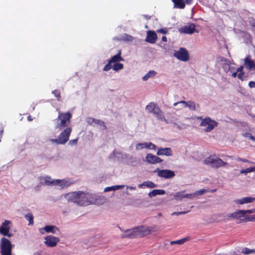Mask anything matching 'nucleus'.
Returning <instances> with one entry per match:
<instances>
[{
	"mask_svg": "<svg viewBox=\"0 0 255 255\" xmlns=\"http://www.w3.org/2000/svg\"><path fill=\"white\" fill-rule=\"evenodd\" d=\"M10 222L8 220H5L2 224V226L0 229V233L4 236L10 237L12 234L9 233L10 230V227H9Z\"/></svg>",
	"mask_w": 255,
	"mask_h": 255,
	"instance_id": "7",
	"label": "nucleus"
},
{
	"mask_svg": "<svg viewBox=\"0 0 255 255\" xmlns=\"http://www.w3.org/2000/svg\"><path fill=\"white\" fill-rule=\"evenodd\" d=\"M1 255H11V245L10 241L3 237L1 239Z\"/></svg>",
	"mask_w": 255,
	"mask_h": 255,
	"instance_id": "4",
	"label": "nucleus"
},
{
	"mask_svg": "<svg viewBox=\"0 0 255 255\" xmlns=\"http://www.w3.org/2000/svg\"><path fill=\"white\" fill-rule=\"evenodd\" d=\"M217 123L212 120L210 118H206L201 123L200 126L206 127L204 130L206 132L211 131L215 127L217 126Z\"/></svg>",
	"mask_w": 255,
	"mask_h": 255,
	"instance_id": "6",
	"label": "nucleus"
},
{
	"mask_svg": "<svg viewBox=\"0 0 255 255\" xmlns=\"http://www.w3.org/2000/svg\"><path fill=\"white\" fill-rule=\"evenodd\" d=\"M96 119H94L93 118H88V120L87 121V122L89 123V124H92V123H95V121L96 120Z\"/></svg>",
	"mask_w": 255,
	"mask_h": 255,
	"instance_id": "52",
	"label": "nucleus"
},
{
	"mask_svg": "<svg viewBox=\"0 0 255 255\" xmlns=\"http://www.w3.org/2000/svg\"><path fill=\"white\" fill-rule=\"evenodd\" d=\"M156 153L158 155H165L167 156L172 155V150L170 147L160 148Z\"/></svg>",
	"mask_w": 255,
	"mask_h": 255,
	"instance_id": "23",
	"label": "nucleus"
},
{
	"mask_svg": "<svg viewBox=\"0 0 255 255\" xmlns=\"http://www.w3.org/2000/svg\"><path fill=\"white\" fill-rule=\"evenodd\" d=\"M244 67L243 66H240L239 68L237 69V72H244L243 71Z\"/></svg>",
	"mask_w": 255,
	"mask_h": 255,
	"instance_id": "54",
	"label": "nucleus"
},
{
	"mask_svg": "<svg viewBox=\"0 0 255 255\" xmlns=\"http://www.w3.org/2000/svg\"><path fill=\"white\" fill-rule=\"evenodd\" d=\"M95 124H97V125H99L102 127H103L104 129H106L107 128V127L105 124V123L100 120H97L96 119L95 121V123H94Z\"/></svg>",
	"mask_w": 255,
	"mask_h": 255,
	"instance_id": "38",
	"label": "nucleus"
},
{
	"mask_svg": "<svg viewBox=\"0 0 255 255\" xmlns=\"http://www.w3.org/2000/svg\"><path fill=\"white\" fill-rule=\"evenodd\" d=\"M189 240H190V237H187L184 238L183 239H181L180 240L174 241H171L170 242V244L171 245H175V244L182 245L184 243H185L186 241H189Z\"/></svg>",
	"mask_w": 255,
	"mask_h": 255,
	"instance_id": "30",
	"label": "nucleus"
},
{
	"mask_svg": "<svg viewBox=\"0 0 255 255\" xmlns=\"http://www.w3.org/2000/svg\"><path fill=\"white\" fill-rule=\"evenodd\" d=\"M129 188L130 189H135V187H130Z\"/></svg>",
	"mask_w": 255,
	"mask_h": 255,
	"instance_id": "62",
	"label": "nucleus"
},
{
	"mask_svg": "<svg viewBox=\"0 0 255 255\" xmlns=\"http://www.w3.org/2000/svg\"><path fill=\"white\" fill-rule=\"evenodd\" d=\"M246 135H250V138L253 140L254 136L252 135L251 133H246Z\"/></svg>",
	"mask_w": 255,
	"mask_h": 255,
	"instance_id": "56",
	"label": "nucleus"
},
{
	"mask_svg": "<svg viewBox=\"0 0 255 255\" xmlns=\"http://www.w3.org/2000/svg\"><path fill=\"white\" fill-rule=\"evenodd\" d=\"M79 196V191L69 193L66 195L65 198L68 202L77 204Z\"/></svg>",
	"mask_w": 255,
	"mask_h": 255,
	"instance_id": "19",
	"label": "nucleus"
},
{
	"mask_svg": "<svg viewBox=\"0 0 255 255\" xmlns=\"http://www.w3.org/2000/svg\"><path fill=\"white\" fill-rule=\"evenodd\" d=\"M162 41L163 42L167 41V37L165 36H163L162 37Z\"/></svg>",
	"mask_w": 255,
	"mask_h": 255,
	"instance_id": "58",
	"label": "nucleus"
},
{
	"mask_svg": "<svg viewBox=\"0 0 255 255\" xmlns=\"http://www.w3.org/2000/svg\"><path fill=\"white\" fill-rule=\"evenodd\" d=\"M157 118V119L161 121H164L166 123H167V120L165 119L162 111L159 108H157L156 111L153 113Z\"/></svg>",
	"mask_w": 255,
	"mask_h": 255,
	"instance_id": "26",
	"label": "nucleus"
},
{
	"mask_svg": "<svg viewBox=\"0 0 255 255\" xmlns=\"http://www.w3.org/2000/svg\"><path fill=\"white\" fill-rule=\"evenodd\" d=\"M158 108L155 103L150 102L146 106L145 109L149 113H153Z\"/></svg>",
	"mask_w": 255,
	"mask_h": 255,
	"instance_id": "27",
	"label": "nucleus"
},
{
	"mask_svg": "<svg viewBox=\"0 0 255 255\" xmlns=\"http://www.w3.org/2000/svg\"><path fill=\"white\" fill-rule=\"evenodd\" d=\"M252 253H255V249H252Z\"/></svg>",
	"mask_w": 255,
	"mask_h": 255,
	"instance_id": "61",
	"label": "nucleus"
},
{
	"mask_svg": "<svg viewBox=\"0 0 255 255\" xmlns=\"http://www.w3.org/2000/svg\"><path fill=\"white\" fill-rule=\"evenodd\" d=\"M77 141H78V139L77 138L70 140L69 141V144L71 145V146H72L73 145H75V144H76L77 143Z\"/></svg>",
	"mask_w": 255,
	"mask_h": 255,
	"instance_id": "44",
	"label": "nucleus"
},
{
	"mask_svg": "<svg viewBox=\"0 0 255 255\" xmlns=\"http://www.w3.org/2000/svg\"><path fill=\"white\" fill-rule=\"evenodd\" d=\"M255 200V198L252 197H246L243 198L241 199H238L235 201L237 204H244L245 203H249L254 202Z\"/></svg>",
	"mask_w": 255,
	"mask_h": 255,
	"instance_id": "24",
	"label": "nucleus"
},
{
	"mask_svg": "<svg viewBox=\"0 0 255 255\" xmlns=\"http://www.w3.org/2000/svg\"><path fill=\"white\" fill-rule=\"evenodd\" d=\"M27 120L29 121H31L32 120V119L31 118V116H29L27 117Z\"/></svg>",
	"mask_w": 255,
	"mask_h": 255,
	"instance_id": "60",
	"label": "nucleus"
},
{
	"mask_svg": "<svg viewBox=\"0 0 255 255\" xmlns=\"http://www.w3.org/2000/svg\"><path fill=\"white\" fill-rule=\"evenodd\" d=\"M165 191L162 189H154L148 193L149 197L151 198L158 195H163Z\"/></svg>",
	"mask_w": 255,
	"mask_h": 255,
	"instance_id": "29",
	"label": "nucleus"
},
{
	"mask_svg": "<svg viewBox=\"0 0 255 255\" xmlns=\"http://www.w3.org/2000/svg\"><path fill=\"white\" fill-rule=\"evenodd\" d=\"M40 185H41L40 184L39 185H37V186H36L35 187V190L36 191H38V190H39L40 187Z\"/></svg>",
	"mask_w": 255,
	"mask_h": 255,
	"instance_id": "59",
	"label": "nucleus"
},
{
	"mask_svg": "<svg viewBox=\"0 0 255 255\" xmlns=\"http://www.w3.org/2000/svg\"><path fill=\"white\" fill-rule=\"evenodd\" d=\"M253 140L255 141V136H254V137Z\"/></svg>",
	"mask_w": 255,
	"mask_h": 255,
	"instance_id": "64",
	"label": "nucleus"
},
{
	"mask_svg": "<svg viewBox=\"0 0 255 255\" xmlns=\"http://www.w3.org/2000/svg\"><path fill=\"white\" fill-rule=\"evenodd\" d=\"M136 230V227L131 229L127 230L125 233L122 234V238L133 239L138 237Z\"/></svg>",
	"mask_w": 255,
	"mask_h": 255,
	"instance_id": "11",
	"label": "nucleus"
},
{
	"mask_svg": "<svg viewBox=\"0 0 255 255\" xmlns=\"http://www.w3.org/2000/svg\"><path fill=\"white\" fill-rule=\"evenodd\" d=\"M39 184L42 185H55V180H52L50 176H40L39 177Z\"/></svg>",
	"mask_w": 255,
	"mask_h": 255,
	"instance_id": "14",
	"label": "nucleus"
},
{
	"mask_svg": "<svg viewBox=\"0 0 255 255\" xmlns=\"http://www.w3.org/2000/svg\"><path fill=\"white\" fill-rule=\"evenodd\" d=\"M174 3V6L176 8L183 9L185 7V3L190 4L192 0H172Z\"/></svg>",
	"mask_w": 255,
	"mask_h": 255,
	"instance_id": "16",
	"label": "nucleus"
},
{
	"mask_svg": "<svg viewBox=\"0 0 255 255\" xmlns=\"http://www.w3.org/2000/svg\"><path fill=\"white\" fill-rule=\"evenodd\" d=\"M252 249H250L248 248H244L242 251V253L245 255H249L252 254Z\"/></svg>",
	"mask_w": 255,
	"mask_h": 255,
	"instance_id": "39",
	"label": "nucleus"
},
{
	"mask_svg": "<svg viewBox=\"0 0 255 255\" xmlns=\"http://www.w3.org/2000/svg\"><path fill=\"white\" fill-rule=\"evenodd\" d=\"M123 38L125 40L131 41L133 40V37L131 35H128L127 34H125L123 37Z\"/></svg>",
	"mask_w": 255,
	"mask_h": 255,
	"instance_id": "41",
	"label": "nucleus"
},
{
	"mask_svg": "<svg viewBox=\"0 0 255 255\" xmlns=\"http://www.w3.org/2000/svg\"><path fill=\"white\" fill-rule=\"evenodd\" d=\"M245 137H250V135H246V133L245 134Z\"/></svg>",
	"mask_w": 255,
	"mask_h": 255,
	"instance_id": "63",
	"label": "nucleus"
},
{
	"mask_svg": "<svg viewBox=\"0 0 255 255\" xmlns=\"http://www.w3.org/2000/svg\"><path fill=\"white\" fill-rule=\"evenodd\" d=\"M221 61L223 62H225V63H227V66L229 67H230V62L227 59H226L225 58L222 57L221 58Z\"/></svg>",
	"mask_w": 255,
	"mask_h": 255,
	"instance_id": "50",
	"label": "nucleus"
},
{
	"mask_svg": "<svg viewBox=\"0 0 255 255\" xmlns=\"http://www.w3.org/2000/svg\"><path fill=\"white\" fill-rule=\"evenodd\" d=\"M111 63L108 61V63L103 68V71H108L112 68Z\"/></svg>",
	"mask_w": 255,
	"mask_h": 255,
	"instance_id": "40",
	"label": "nucleus"
},
{
	"mask_svg": "<svg viewBox=\"0 0 255 255\" xmlns=\"http://www.w3.org/2000/svg\"><path fill=\"white\" fill-rule=\"evenodd\" d=\"M204 163L207 165H211L212 167L217 168L227 164V162L223 161L221 158L213 155H210L205 159Z\"/></svg>",
	"mask_w": 255,
	"mask_h": 255,
	"instance_id": "3",
	"label": "nucleus"
},
{
	"mask_svg": "<svg viewBox=\"0 0 255 255\" xmlns=\"http://www.w3.org/2000/svg\"><path fill=\"white\" fill-rule=\"evenodd\" d=\"M158 176L166 179L171 178L175 176L174 171L169 169H163L158 170Z\"/></svg>",
	"mask_w": 255,
	"mask_h": 255,
	"instance_id": "10",
	"label": "nucleus"
},
{
	"mask_svg": "<svg viewBox=\"0 0 255 255\" xmlns=\"http://www.w3.org/2000/svg\"><path fill=\"white\" fill-rule=\"evenodd\" d=\"M184 191H181L176 193L174 195V199L176 200H180L184 198Z\"/></svg>",
	"mask_w": 255,
	"mask_h": 255,
	"instance_id": "35",
	"label": "nucleus"
},
{
	"mask_svg": "<svg viewBox=\"0 0 255 255\" xmlns=\"http://www.w3.org/2000/svg\"><path fill=\"white\" fill-rule=\"evenodd\" d=\"M113 187L112 186H111V187H106L105 189L104 190L106 192H108V191H110L113 190Z\"/></svg>",
	"mask_w": 255,
	"mask_h": 255,
	"instance_id": "55",
	"label": "nucleus"
},
{
	"mask_svg": "<svg viewBox=\"0 0 255 255\" xmlns=\"http://www.w3.org/2000/svg\"><path fill=\"white\" fill-rule=\"evenodd\" d=\"M228 218H232L238 220L237 223H242L244 222L255 221V215L253 216H248L245 215L244 210H239L233 213L228 215Z\"/></svg>",
	"mask_w": 255,
	"mask_h": 255,
	"instance_id": "2",
	"label": "nucleus"
},
{
	"mask_svg": "<svg viewBox=\"0 0 255 255\" xmlns=\"http://www.w3.org/2000/svg\"><path fill=\"white\" fill-rule=\"evenodd\" d=\"M255 212V209H251V210H244V212L245 215L247 214H251Z\"/></svg>",
	"mask_w": 255,
	"mask_h": 255,
	"instance_id": "46",
	"label": "nucleus"
},
{
	"mask_svg": "<svg viewBox=\"0 0 255 255\" xmlns=\"http://www.w3.org/2000/svg\"><path fill=\"white\" fill-rule=\"evenodd\" d=\"M146 161L150 164H156L157 163H160L162 161L160 157L156 156L151 153H148L145 157Z\"/></svg>",
	"mask_w": 255,
	"mask_h": 255,
	"instance_id": "13",
	"label": "nucleus"
},
{
	"mask_svg": "<svg viewBox=\"0 0 255 255\" xmlns=\"http://www.w3.org/2000/svg\"><path fill=\"white\" fill-rule=\"evenodd\" d=\"M179 104H183L184 105V108L188 107L190 110L193 111H194L196 109L195 103L194 102L191 101L188 102L181 101L178 102H176L173 104V106L175 107Z\"/></svg>",
	"mask_w": 255,
	"mask_h": 255,
	"instance_id": "21",
	"label": "nucleus"
},
{
	"mask_svg": "<svg viewBox=\"0 0 255 255\" xmlns=\"http://www.w3.org/2000/svg\"><path fill=\"white\" fill-rule=\"evenodd\" d=\"M186 213H187V212H186V211L179 212H174L171 214V215H179L181 214H185Z\"/></svg>",
	"mask_w": 255,
	"mask_h": 255,
	"instance_id": "47",
	"label": "nucleus"
},
{
	"mask_svg": "<svg viewBox=\"0 0 255 255\" xmlns=\"http://www.w3.org/2000/svg\"><path fill=\"white\" fill-rule=\"evenodd\" d=\"M113 69L115 71L123 69L124 68V65L119 62L114 63L113 67Z\"/></svg>",
	"mask_w": 255,
	"mask_h": 255,
	"instance_id": "34",
	"label": "nucleus"
},
{
	"mask_svg": "<svg viewBox=\"0 0 255 255\" xmlns=\"http://www.w3.org/2000/svg\"><path fill=\"white\" fill-rule=\"evenodd\" d=\"M206 192H207V190H205V189H200V190H199L198 191H197L195 193V194L196 195H203L204 193H205Z\"/></svg>",
	"mask_w": 255,
	"mask_h": 255,
	"instance_id": "42",
	"label": "nucleus"
},
{
	"mask_svg": "<svg viewBox=\"0 0 255 255\" xmlns=\"http://www.w3.org/2000/svg\"><path fill=\"white\" fill-rule=\"evenodd\" d=\"M45 241L44 243L49 247H54L57 245L59 241V239L53 236H47L45 238Z\"/></svg>",
	"mask_w": 255,
	"mask_h": 255,
	"instance_id": "9",
	"label": "nucleus"
},
{
	"mask_svg": "<svg viewBox=\"0 0 255 255\" xmlns=\"http://www.w3.org/2000/svg\"><path fill=\"white\" fill-rule=\"evenodd\" d=\"M59 185L62 188L67 187L70 185V183L68 181L64 179L60 180L57 179L55 180V185Z\"/></svg>",
	"mask_w": 255,
	"mask_h": 255,
	"instance_id": "28",
	"label": "nucleus"
},
{
	"mask_svg": "<svg viewBox=\"0 0 255 255\" xmlns=\"http://www.w3.org/2000/svg\"><path fill=\"white\" fill-rule=\"evenodd\" d=\"M156 31L158 33H161L163 34H166L168 33V30L166 28L157 29Z\"/></svg>",
	"mask_w": 255,
	"mask_h": 255,
	"instance_id": "43",
	"label": "nucleus"
},
{
	"mask_svg": "<svg viewBox=\"0 0 255 255\" xmlns=\"http://www.w3.org/2000/svg\"><path fill=\"white\" fill-rule=\"evenodd\" d=\"M142 186H145L148 188H153L156 186V185L151 181L144 182L142 184L138 185L139 188H141Z\"/></svg>",
	"mask_w": 255,
	"mask_h": 255,
	"instance_id": "31",
	"label": "nucleus"
},
{
	"mask_svg": "<svg viewBox=\"0 0 255 255\" xmlns=\"http://www.w3.org/2000/svg\"><path fill=\"white\" fill-rule=\"evenodd\" d=\"M249 86L251 88H255V82L250 81L249 83Z\"/></svg>",
	"mask_w": 255,
	"mask_h": 255,
	"instance_id": "51",
	"label": "nucleus"
},
{
	"mask_svg": "<svg viewBox=\"0 0 255 255\" xmlns=\"http://www.w3.org/2000/svg\"><path fill=\"white\" fill-rule=\"evenodd\" d=\"M112 187H113V190H116L120 189H122V188L124 187V185H115L113 186Z\"/></svg>",
	"mask_w": 255,
	"mask_h": 255,
	"instance_id": "48",
	"label": "nucleus"
},
{
	"mask_svg": "<svg viewBox=\"0 0 255 255\" xmlns=\"http://www.w3.org/2000/svg\"><path fill=\"white\" fill-rule=\"evenodd\" d=\"M157 39V36L156 33L154 31H148L147 32V36L145 39V41L150 43H154Z\"/></svg>",
	"mask_w": 255,
	"mask_h": 255,
	"instance_id": "20",
	"label": "nucleus"
},
{
	"mask_svg": "<svg viewBox=\"0 0 255 255\" xmlns=\"http://www.w3.org/2000/svg\"><path fill=\"white\" fill-rule=\"evenodd\" d=\"M143 148L155 150L156 149V146L154 144L150 142L145 143H139L136 145V149H141Z\"/></svg>",
	"mask_w": 255,
	"mask_h": 255,
	"instance_id": "22",
	"label": "nucleus"
},
{
	"mask_svg": "<svg viewBox=\"0 0 255 255\" xmlns=\"http://www.w3.org/2000/svg\"><path fill=\"white\" fill-rule=\"evenodd\" d=\"M237 73H238V72H237V71H236V72H234V73H232V76L233 78H235V77H237Z\"/></svg>",
	"mask_w": 255,
	"mask_h": 255,
	"instance_id": "57",
	"label": "nucleus"
},
{
	"mask_svg": "<svg viewBox=\"0 0 255 255\" xmlns=\"http://www.w3.org/2000/svg\"><path fill=\"white\" fill-rule=\"evenodd\" d=\"M52 93L57 98L58 101H61V93L59 90H55L52 92Z\"/></svg>",
	"mask_w": 255,
	"mask_h": 255,
	"instance_id": "37",
	"label": "nucleus"
},
{
	"mask_svg": "<svg viewBox=\"0 0 255 255\" xmlns=\"http://www.w3.org/2000/svg\"><path fill=\"white\" fill-rule=\"evenodd\" d=\"M24 217L29 222V225H32L33 224V216L31 213H28L25 215Z\"/></svg>",
	"mask_w": 255,
	"mask_h": 255,
	"instance_id": "33",
	"label": "nucleus"
},
{
	"mask_svg": "<svg viewBox=\"0 0 255 255\" xmlns=\"http://www.w3.org/2000/svg\"><path fill=\"white\" fill-rule=\"evenodd\" d=\"M138 237H142L150 234L151 231L149 227L140 226L136 227Z\"/></svg>",
	"mask_w": 255,
	"mask_h": 255,
	"instance_id": "8",
	"label": "nucleus"
},
{
	"mask_svg": "<svg viewBox=\"0 0 255 255\" xmlns=\"http://www.w3.org/2000/svg\"><path fill=\"white\" fill-rule=\"evenodd\" d=\"M77 204L80 206H85L88 204V199L87 194L83 192L79 191Z\"/></svg>",
	"mask_w": 255,
	"mask_h": 255,
	"instance_id": "15",
	"label": "nucleus"
},
{
	"mask_svg": "<svg viewBox=\"0 0 255 255\" xmlns=\"http://www.w3.org/2000/svg\"><path fill=\"white\" fill-rule=\"evenodd\" d=\"M236 160L238 161H241V162H245V163H250V161L248 159H245V158H240V157H237L236 158Z\"/></svg>",
	"mask_w": 255,
	"mask_h": 255,
	"instance_id": "45",
	"label": "nucleus"
},
{
	"mask_svg": "<svg viewBox=\"0 0 255 255\" xmlns=\"http://www.w3.org/2000/svg\"><path fill=\"white\" fill-rule=\"evenodd\" d=\"M239 73L238 74V78L242 80V81H243V77H244V72H239Z\"/></svg>",
	"mask_w": 255,
	"mask_h": 255,
	"instance_id": "49",
	"label": "nucleus"
},
{
	"mask_svg": "<svg viewBox=\"0 0 255 255\" xmlns=\"http://www.w3.org/2000/svg\"><path fill=\"white\" fill-rule=\"evenodd\" d=\"M184 198H192L194 197V195L192 194H184Z\"/></svg>",
	"mask_w": 255,
	"mask_h": 255,
	"instance_id": "53",
	"label": "nucleus"
},
{
	"mask_svg": "<svg viewBox=\"0 0 255 255\" xmlns=\"http://www.w3.org/2000/svg\"><path fill=\"white\" fill-rule=\"evenodd\" d=\"M156 74V72L155 71L153 70H150L142 77V80L143 81H146L149 78L154 77Z\"/></svg>",
	"mask_w": 255,
	"mask_h": 255,
	"instance_id": "32",
	"label": "nucleus"
},
{
	"mask_svg": "<svg viewBox=\"0 0 255 255\" xmlns=\"http://www.w3.org/2000/svg\"><path fill=\"white\" fill-rule=\"evenodd\" d=\"M253 171H255V166L254 167H249V168H247L245 169H242L241 171H240V173L241 174H246L247 173H249V172H253Z\"/></svg>",
	"mask_w": 255,
	"mask_h": 255,
	"instance_id": "36",
	"label": "nucleus"
},
{
	"mask_svg": "<svg viewBox=\"0 0 255 255\" xmlns=\"http://www.w3.org/2000/svg\"><path fill=\"white\" fill-rule=\"evenodd\" d=\"M174 56L180 61L186 62L189 60V54L185 48L181 47L174 53Z\"/></svg>",
	"mask_w": 255,
	"mask_h": 255,
	"instance_id": "5",
	"label": "nucleus"
},
{
	"mask_svg": "<svg viewBox=\"0 0 255 255\" xmlns=\"http://www.w3.org/2000/svg\"><path fill=\"white\" fill-rule=\"evenodd\" d=\"M244 65L248 70L255 69V62L251 59L250 55L244 59Z\"/></svg>",
	"mask_w": 255,
	"mask_h": 255,
	"instance_id": "17",
	"label": "nucleus"
},
{
	"mask_svg": "<svg viewBox=\"0 0 255 255\" xmlns=\"http://www.w3.org/2000/svg\"><path fill=\"white\" fill-rule=\"evenodd\" d=\"M58 116L54 120L55 128L58 131H61L57 138L50 139L52 143L56 144H65L69 139L72 128L71 126V119L72 115L70 112H61L59 109H57Z\"/></svg>",
	"mask_w": 255,
	"mask_h": 255,
	"instance_id": "1",
	"label": "nucleus"
},
{
	"mask_svg": "<svg viewBox=\"0 0 255 255\" xmlns=\"http://www.w3.org/2000/svg\"><path fill=\"white\" fill-rule=\"evenodd\" d=\"M122 52L121 50H119L118 54L113 56L111 59L109 60V61L111 63H116L122 61H124L123 58L121 56Z\"/></svg>",
	"mask_w": 255,
	"mask_h": 255,
	"instance_id": "25",
	"label": "nucleus"
},
{
	"mask_svg": "<svg viewBox=\"0 0 255 255\" xmlns=\"http://www.w3.org/2000/svg\"><path fill=\"white\" fill-rule=\"evenodd\" d=\"M39 231L41 234H44L45 232L55 234L57 231L59 232V229L55 226L47 225L44 228L39 229Z\"/></svg>",
	"mask_w": 255,
	"mask_h": 255,
	"instance_id": "12",
	"label": "nucleus"
},
{
	"mask_svg": "<svg viewBox=\"0 0 255 255\" xmlns=\"http://www.w3.org/2000/svg\"><path fill=\"white\" fill-rule=\"evenodd\" d=\"M195 25L190 23L189 25H186L180 28V31L187 34H192L195 31Z\"/></svg>",
	"mask_w": 255,
	"mask_h": 255,
	"instance_id": "18",
	"label": "nucleus"
}]
</instances>
